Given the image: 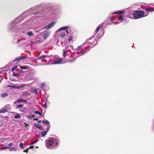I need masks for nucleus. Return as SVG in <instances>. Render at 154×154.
<instances>
[{
  "mask_svg": "<svg viewBox=\"0 0 154 154\" xmlns=\"http://www.w3.org/2000/svg\"><path fill=\"white\" fill-rule=\"evenodd\" d=\"M38 141V140H35V141L32 142L30 144V145H33L34 143H36Z\"/></svg>",
  "mask_w": 154,
  "mask_h": 154,
  "instance_id": "nucleus-27",
  "label": "nucleus"
},
{
  "mask_svg": "<svg viewBox=\"0 0 154 154\" xmlns=\"http://www.w3.org/2000/svg\"><path fill=\"white\" fill-rule=\"evenodd\" d=\"M8 94L7 93H3L1 94V96L2 97H5L8 95Z\"/></svg>",
  "mask_w": 154,
  "mask_h": 154,
  "instance_id": "nucleus-28",
  "label": "nucleus"
},
{
  "mask_svg": "<svg viewBox=\"0 0 154 154\" xmlns=\"http://www.w3.org/2000/svg\"><path fill=\"white\" fill-rule=\"evenodd\" d=\"M2 113V110L0 109V113Z\"/></svg>",
  "mask_w": 154,
  "mask_h": 154,
  "instance_id": "nucleus-53",
  "label": "nucleus"
},
{
  "mask_svg": "<svg viewBox=\"0 0 154 154\" xmlns=\"http://www.w3.org/2000/svg\"><path fill=\"white\" fill-rule=\"evenodd\" d=\"M43 4L42 3L36 5L35 7L31 8L27 11L24 12L21 14V15L20 16V20H22L23 18L30 14H38V12L34 13L33 12V11L36 10L37 9L41 7V6H43Z\"/></svg>",
  "mask_w": 154,
  "mask_h": 154,
  "instance_id": "nucleus-4",
  "label": "nucleus"
},
{
  "mask_svg": "<svg viewBox=\"0 0 154 154\" xmlns=\"http://www.w3.org/2000/svg\"><path fill=\"white\" fill-rule=\"evenodd\" d=\"M24 125L25 126V127H26L28 126V124H27L26 123H24Z\"/></svg>",
  "mask_w": 154,
  "mask_h": 154,
  "instance_id": "nucleus-48",
  "label": "nucleus"
},
{
  "mask_svg": "<svg viewBox=\"0 0 154 154\" xmlns=\"http://www.w3.org/2000/svg\"><path fill=\"white\" fill-rule=\"evenodd\" d=\"M65 48L63 49V56L65 58L67 56H68L70 53H72L74 52H72L71 51V49H72L74 50L73 46L72 45H68L66 43H64Z\"/></svg>",
  "mask_w": 154,
  "mask_h": 154,
  "instance_id": "nucleus-5",
  "label": "nucleus"
},
{
  "mask_svg": "<svg viewBox=\"0 0 154 154\" xmlns=\"http://www.w3.org/2000/svg\"><path fill=\"white\" fill-rule=\"evenodd\" d=\"M36 127L37 128L39 129L40 130L42 129V128L41 127L40 125L39 124H37L36 125Z\"/></svg>",
  "mask_w": 154,
  "mask_h": 154,
  "instance_id": "nucleus-25",
  "label": "nucleus"
},
{
  "mask_svg": "<svg viewBox=\"0 0 154 154\" xmlns=\"http://www.w3.org/2000/svg\"><path fill=\"white\" fill-rule=\"evenodd\" d=\"M44 107L45 109L47 107L46 103L45 102V104L44 105Z\"/></svg>",
  "mask_w": 154,
  "mask_h": 154,
  "instance_id": "nucleus-43",
  "label": "nucleus"
},
{
  "mask_svg": "<svg viewBox=\"0 0 154 154\" xmlns=\"http://www.w3.org/2000/svg\"><path fill=\"white\" fill-rule=\"evenodd\" d=\"M11 151H16V149L14 147H13L11 149Z\"/></svg>",
  "mask_w": 154,
  "mask_h": 154,
  "instance_id": "nucleus-41",
  "label": "nucleus"
},
{
  "mask_svg": "<svg viewBox=\"0 0 154 154\" xmlns=\"http://www.w3.org/2000/svg\"><path fill=\"white\" fill-rule=\"evenodd\" d=\"M45 86V84L44 83H42L39 85V86L42 88H43Z\"/></svg>",
  "mask_w": 154,
  "mask_h": 154,
  "instance_id": "nucleus-32",
  "label": "nucleus"
},
{
  "mask_svg": "<svg viewBox=\"0 0 154 154\" xmlns=\"http://www.w3.org/2000/svg\"><path fill=\"white\" fill-rule=\"evenodd\" d=\"M76 59V58H73L71 60H66V62L67 63H71L74 61Z\"/></svg>",
  "mask_w": 154,
  "mask_h": 154,
  "instance_id": "nucleus-21",
  "label": "nucleus"
},
{
  "mask_svg": "<svg viewBox=\"0 0 154 154\" xmlns=\"http://www.w3.org/2000/svg\"><path fill=\"white\" fill-rule=\"evenodd\" d=\"M17 66H14L12 68V71H14L17 68Z\"/></svg>",
  "mask_w": 154,
  "mask_h": 154,
  "instance_id": "nucleus-31",
  "label": "nucleus"
},
{
  "mask_svg": "<svg viewBox=\"0 0 154 154\" xmlns=\"http://www.w3.org/2000/svg\"><path fill=\"white\" fill-rule=\"evenodd\" d=\"M23 106V105H21V104H20V108L22 107Z\"/></svg>",
  "mask_w": 154,
  "mask_h": 154,
  "instance_id": "nucleus-51",
  "label": "nucleus"
},
{
  "mask_svg": "<svg viewBox=\"0 0 154 154\" xmlns=\"http://www.w3.org/2000/svg\"><path fill=\"white\" fill-rule=\"evenodd\" d=\"M43 123L44 124L49 125L50 123L48 120H44L43 121Z\"/></svg>",
  "mask_w": 154,
  "mask_h": 154,
  "instance_id": "nucleus-23",
  "label": "nucleus"
},
{
  "mask_svg": "<svg viewBox=\"0 0 154 154\" xmlns=\"http://www.w3.org/2000/svg\"><path fill=\"white\" fill-rule=\"evenodd\" d=\"M154 11V9L151 8H146L145 12L147 13V12H149V11L152 12Z\"/></svg>",
  "mask_w": 154,
  "mask_h": 154,
  "instance_id": "nucleus-15",
  "label": "nucleus"
},
{
  "mask_svg": "<svg viewBox=\"0 0 154 154\" xmlns=\"http://www.w3.org/2000/svg\"><path fill=\"white\" fill-rule=\"evenodd\" d=\"M20 73H21V71L20 70Z\"/></svg>",
  "mask_w": 154,
  "mask_h": 154,
  "instance_id": "nucleus-54",
  "label": "nucleus"
},
{
  "mask_svg": "<svg viewBox=\"0 0 154 154\" xmlns=\"http://www.w3.org/2000/svg\"><path fill=\"white\" fill-rule=\"evenodd\" d=\"M49 58V57L48 56H46L45 55H43L41 56H40L38 58V60H40L42 59H43L45 58Z\"/></svg>",
  "mask_w": 154,
  "mask_h": 154,
  "instance_id": "nucleus-17",
  "label": "nucleus"
},
{
  "mask_svg": "<svg viewBox=\"0 0 154 154\" xmlns=\"http://www.w3.org/2000/svg\"><path fill=\"white\" fill-rule=\"evenodd\" d=\"M3 79V78L1 76H0V82H1Z\"/></svg>",
  "mask_w": 154,
  "mask_h": 154,
  "instance_id": "nucleus-45",
  "label": "nucleus"
},
{
  "mask_svg": "<svg viewBox=\"0 0 154 154\" xmlns=\"http://www.w3.org/2000/svg\"><path fill=\"white\" fill-rule=\"evenodd\" d=\"M44 41L43 40V38H42V35H39L38 36V37L36 39V42L37 43H39L42 42Z\"/></svg>",
  "mask_w": 154,
  "mask_h": 154,
  "instance_id": "nucleus-12",
  "label": "nucleus"
},
{
  "mask_svg": "<svg viewBox=\"0 0 154 154\" xmlns=\"http://www.w3.org/2000/svg\"><path fill=\"white\" fill-rule=\"evenodd\" d=\"M134 11H128V14L127 16L130 18L134 19Z\"/></svg>",
  "mask_w": 154,
  "mask_h": 154,
  "instance_id": "nucleus-9",
  "label": "nucleus"
},
{
  "mask_svg": "<svg viewBox=\"0 0 154 154\" xmlns=\"http://www.w3.org/2000/svg\"><path fill=\"white\" fill-rule=\"evenodd\" d=\"M20 68L21 69L23 70L24 71H23V72H24L26 71V70L28 68V67L26 66H20Z\"/></svg>",
  "mask_w": 154,
  "mask_h": 154,
  "instance_id": "nucleus-16",
  "label": "nucleus"
},
{
  "mask_svg": "<svg viewBox=\"0 0 154 154\" xmlns=\"http://www.w3.org/2000/svg\"><path fill=\"white\" fill-rule=\"evenodd\" d=\"M13 145V144L12 143H11L9 144L7 146H4L2 147L1 148V149L3 150V149H6L8 148H10Z\"/></svg>",
  "mask_w": 154,
  "mask_h": 154,
  "instance_id": "nucleus-13",
  "label": "nucleus"
},
{
  "mask_svg": "<svg viewBox=\"0 0 154 154\" xmlns=\"http://www.w3.org/2000/svg\"><path fill=\"white\" fill-rule=\"evenodd\" d=\"M71 29L69 26L61 27L56 30L54 33L55 35L60 36L62 40H65L66 43L70 44L73 42V37L71 35H68Z\"/></svg>",
  "mask_w": 154,
  "mask_h": 154,
  "instance_id": "nucleus-1",
  "label": "nucleus"
},
{
  "mask_svg": "<svg viewBox=\"0 0 154 154\" xmlns=\"http://www.w3.org/2000/svg\"><path fill=\"white\" fill-rule=\"evenodd\" d=\"M36 147L37 148H38V146H36Z\"/></svg>",
  "mask_w": 154,
  "mask_h": 154,
  "instance_id": "nucleus-55",
  "label": "nucleus"
},
{
  "mask_svg": "<svg viewBox=\"0 0 154 154\" xmlns=\"http://www.w3.org/2000/svg\"><path fill=\"white\" fill-rule=\"evenodd\" d=\"M16 107H17V108H17V109H18V108H19V105H17V106H16Z\"/></svg>",
  "mask_w": 154,
  "mask_h": 154,
  "instance_id": "nucleus-50",
  "label": "nucleus"
},
{
  "mask_svg": "<svg viewBox=\"0 0 154 154\" xmlns=\"http://www.w3.org/2000/svg\"><path fill=\"white\" fill-rule=\"evenodd\" d=\"M149 14V12H144L142 11H134V19H137L146 16Z\"/></svg>",
  "mask_w": 154,
  "mask_h": 154,
  "instance_id": "nucleus-6",
  "label": "nucleus"
},
{
  "mask_svg": "<svg viewBox=\"0 0 154 154\" xmlns=\"http://www.w3.org/2000/svg\"><path fill=\"white\" fill-rule=\"evenodd\" d=\"M59 142L57 137H50L45 141V146L48 149H55L58 147Z\"/></svg>",
  "mask_w": 154,
  "mask_h": 154,
  "instance_id": "nucleus-3",
  "label": "nucleus"
},
{
  "mask_svg": "<svg viewBox=\"0 0 154 154\" xmlns=\"http://www.w3.org/2000/svg\"><path fill=\"white\" fill-rule=\"evenodd\" d=\"M50 33L51 32L49 31L45 30L40 34L42 35V36L44 41L46 40L47 38L49 36Z\"/></svg>",
  "mask_w": 154,
  "mask_h": 154,
  "instance_id": "nucleus-8",
  "label": "nucleus"
},
{
  "mask_svg": "<svg viewBox=\"0 0 154 154\" xmlns=\"http://www.w3.org/2000/svg\"><path fill=\"white\" fill-rule=\"evenodd\" d=\"M23 146V143L21 142L20 143V147L21 149H23L25 147V145H24Z\"/></svg>",
  "mask_w": 154,
  "mask_h": 154,
  "instance_id": "nucleus-26",
  "label": "nucleus"
},
{
  "mask_svg": "<svg viewBox=\"0 0 154 154\" xmlns=\"http://www.w3.org/2000/svg\"><path fill=\"white\" fill-rule=\"evenodd\" d=\"M14 118L15 119L19 118V114H18L14 116Z\"/></svg>",
  "mask_w": 154,
  "mask_h": 154,
  "instance_id": "nucleus-35",
  "label": "nucleus"
},
{
  "mask_svg": "<svg viewBox=\"0 0 154 154\" xmlns=\"http://www.w3.org/2000/svg\"><path fill=\"white\" fill-rule=\"evenodd\" d=\"M8 108H6L5 106L2 109V113H4L7 111Z\"/></svg>",
  "mask_w": 154,
  "mask_h": 154,
  "instance_id": "nucleus-20",
  "label": "nucleus"
},
{
  "mask_svg": "<svg viewBox=\"0 0 154 154\" xmlns=\"http://www.w3.org/2000/svg\"><path fill=\"white\" fill-rule=\"evenodd\" d=\"M5 107L6 108H8V109H9L10 108V105L8 104V105H7L6 106H5Z\"/></svg>",
  "mask_w": 154,
  "mask_h": 154,
  "instance_id": "nucleus-36",
  "label": "nucleus"
},
{
  "mask_svg": "<svg viewBox=\"0 0 154 154\" xmlns=\"http://www.w3.org/2000/svg\"><path fill=\"white\" fill-rule=\"evenodd\" d=\"M19 74L18 73H14L13 74V75L14 76H16L18 75Z\"/></svg>",
  "mask_w": 154,
  "mask_h": 154,
  "instance_id": "nucleus-44",
  "label": "nucleus"
},
{
  "mask_svg": "<svg viewBox=\"0 0 154 154\" xmlns=\"http://www.w3.org/2000/svg\"><path fill=\"white\" fill-rule=\"evenodd\" d=\"M56 22L54 21L51 22L50 23L44 27V29H49L52 27L56 23Z\"/></svg>",
  "mask_w": 154,
  "mask_h": 154,
  "instance_id": "nucleus-10",
  "label": "nucleus"
},
{
  "mask_svg": "<svg viewBox=\"0 0 154 154\" xmlns=\"http://www.w3.org/2000/svg\"><path fill=\"white\" fill-rule=\"evenodd\" d=\"M44 28L43 27L39 29L38 30H36L35 31V32H39L40 31L44 29Z\"/></svg>",
  "mask_w": 154,
  "mask_h": 154,
  "instance_id": "nucleus-29",
  "label": "nucleus"
},
{
  "mask_svg": "<svg viewBox=\"0 0 154 154\" xmlns=\"http://www.w3.org/2000/svg\"><path fill=\"white\" fill-rule=\"evenodd\" d=\"M35 117V115H29L27 116V117L30 119L34 118Z\"/></svg>",
  "mask_w": 154,
  "mask_h": 154,
  "instance_id": "nucleus-22",
  "label": "nucleus"
},
{
  "mask_svg": "<svg viewBox=\"0 0 154 154\" xmlns=\"http://www.w3.org/2000/svg\"><path fill=\"white\" fill-rule=\"evenodd\" d=\"M20 103H22L23 102H26L27 101V100H23L22 99H20Z\"/></svg>",
  "mask_w": 154,
  "mask_h": 154,
  "instance_id": "nucleus-33",
  "label": "nucleus"
},
{
  "mask_svg": "<svg viewBox=\"0 0 154 154\" xmlns=\"http://www.w3.org/2000/svg\"><path fill=\"white\" fill-rule=\"evenodd\" d=\"M20 85V88H22V87H23L24 86H23V85Z\"/></svg>",
  "mask_w": 154,
  "mask_h": 154,
  "instance_id": "nucleus-49",
  "label": "nucleus"
},
{
  "mask_svg": "<svg viewBox=\"0 0 154 154\" xmlns=\"http://www.w3.org/2000/svg\"><path fill=\"white\" fill-rule=\"evenodd\" d=\"M110 19L111 21L113 22L115 20V19L113 18L112 17H111Z\"/></svg>",
  "mask_w": 154,
  "mask_h": 154,
  "instance_id": "nucleus-38",
  "label": "nucleus"
},
{
  "mask_svg": "<svg viewBox=\"0 0 154 154\" xmlns=\"http://www.w3.org/2000/svg\"><path fill=\"white\" fill-rule=\"evenodd\" d=\"M47 132L46 131L42 132L41 133V135L42 137H45L47 134Z\"/></svg>",
  "mask_w": 154,
  "mask_h": 154,
  "instance_id": "nucleus-18",
  "label": "nucleus"
},
{
  "mask_svg": "<svg viewBox=\"0 0 154 154\" xmlns=\"http://www.w3.org/2000/svg\"><path fill=\"white\" fill-rule=\"evenodd\" d=\"M26 34L27 35L29 36H31L33 35V33L31 31H29V32L27 33Z\"/></svg>",
  "mask_w": 154,
  "mask_h": 154,
  "instance_id": "nucleus-24",
  "label": "nucleus"
},
{
  "mask_svg": "<svg viewBox=\"0 0 154 154\" xmlns=\"http://www.w3.org/2000/svg\"><path fill=\"white\" fill-rule=\"evenodd\" d=\"M26 57L25 56H20V60L25 59Z\"/></svg>",
  "mask_w": 154,
  "mask_h": 154,
  "instance_id": "nucleus-34",
  "label": "nucleus"
},
{
  "mask_svg": "<svg viewBox=\"0 0 154 154\" xmlns=\"http://www.w3.org/2000/svg\"><path fill=\"white\" fill-rule=\"evenodd\" d=\"M28 151V149L27 148L26 150H24L23 151V152H27Z\"/></svg>",
  "mask_w": 154,
  "mask_h": 154,
  "instance_id": "nucleus-47",
  "label": "nucleus"
},
{
  "mask_svg": "<svg viewBox=\"0 0 154 154\" xmlns=\"http://www.w3.org/2000/svg\"><path fill=\"white\" fill-rule=\"evenodd\" d=\"M102 27V26L101 24L99 25L97 27L96 29V30L95 31L94 34V36H95L99 31L100 29Z\"/></svg>",
  "mask_w": 154,
  "mask_h": 154,
  "instance_id": "nucleus-14",
  "label": "nucleus"
},
{
  "mask_svg": "<svg viewBox=\"0 0 154 154\" xmlns=\"http://www.w3.org/2000/svg\"><path fill=\"white\" fill-rule=\"evenodd\" d=\"M34 113L37 114L40 116L42 115V114L37 111H35Z\"/></svg>",
  "mask_w": 154,
  "mask_h": 154,
  "instance_id": "nucleus-30",
  "label": "nucleus"
},
{
  "mask_svg": "<svg viewBox=\"0 0 154 154\" xmlns=\"http://www.w3.org/2000/svg\"><path fill=\"white\" fill-rule=\"evenodd\" d=\"M33 146H31L29 148H33Z\"/></svg>",
  "mask_w": 154,
  "mask_h": 154,
  "instance_id": "nucleus-52",
  "label": "nucleus"
},
{
  "mask_svg": "<svg viewBox=\"0 0 154 154\" xmlns=\"http://www.w3.org/2000/svg\"><path fill=\"white\" fill-rule=\"evenodd\" d=\"M17 102H19V99H18L16 101H15L14 102V104H16V103Z\"/></svg>",
  "mask_w": 154,
  "mask_h": 154,
  "instance_id": "nucleus-40",
  "label": "nucleus"
},
{
  "mask_svg": "<svg viewBox=\"0 0 154 154\" xmlns=\"http://www.w3.org/2000/svg\"><path fill=\"white\" fill-rule=\"evenodd\" d=\"M33 92L35 94H37V90L36 89H35L34 90Z\"/></svg>",
  "mask_w": 154,
  "mask_h": 154,
  "instance_id": "nucleus-42",
  "label": "nucleus"
},
{
  "mask_svg": "<svg viewBox=\"0 0 154 154\" xmlns=\"http://www.w3.org/2000/svg\"><path fill=\"white\" fill-rule=\"evenodd\" d=\"M63 61V59L62 58H59L56 60H54L53 62L51 63L50 64H60Z\"/></svg>",
  "mask_w": 154,
  "mask_h": 154,
  "instance_id": "nucleus-11",
  "label": "nucleus"
},
{
  "mask_svg": "<svg viewBox=\"0 0 154 154\" xmlns=\"http://www.w3.org/2000/svg\"><path fill=\"white\" fill-rule=\"evenodd\" d=\"M124 12V11H115L113 13L112 15L115 14H120L119 17L118 19L120 21V22H114V23L115 24H119L123 21V15H122V14H123Z\"/></svg>",
  "mask_w": 154,
  "mask_h": 154,
  "instance_id": "nucleus-7",
  "label": "nucleus"
},
{
  "mask_svg": "<svg viewBox=\"0 0 154 154\" xmlns=\"http://www.w3.org/2000/svg\"><path fill=\"white\" fill-rule=\"evenodd\" d=\"M104 33V31H101L100 32V33L99 35H98L97 36L98 38H100L101 36H102Z\"/></svg>",
  "mask_w": 154,
  "mask_h": 154,
  "instance_id": "nucleus-19",
  "label": "nucleus"
},
{
  "mask_svg": "<svg viewBox=\"0 0 154 154\" xmlns=\"http://www.w3.org/2000/svg\"><path fill=\"white\" fill-rule=\"evenodd\" d=\"M19 60V57H18L17 58H16L13 61V62H14L17 60Z\"/></svg>",
  "mask_w": 154,
  "mask_h": 154,
  "instance_id": "nucleus-39",
  "label": "nucleus"
},
{
  "mask_svg": "<svg viewBox=\"0 0 154 154\" xmlns=\"http://www.w3.org/2000/svg\"><path fill=\"white\" fill-rule=\"evenodd\" d=\"M11 87L12 88H19V86H18L16 87V86H12Z\"/></svg>",
  "mask_w": 154,
  "mask_h": 154,
  "instance_id": "nucleus-46",
  "label": "nucleus"
},
{
  "mask_svg": "<svg viewBox=\"0 0 154 154\" xmlns=\"http://www.w3.org/2000/svg\"><path fill=\"white\" fill-rule=\"evenodd\" d=\"M45 61L46 62V60H45Z\"/></svg>",
  "mask_w": 154,
  "mask_h": 154,
  "instance_id": "nucleus-56",
  "label": "nucleus"
},
{
  "mask_svg": "<svg viewBox=\"0 0 154 154\" xmlns=\"http://www.w3.org/2000/svg\"><path fill=\"white\" fill-rule=\"evenodd\" d=\"M50 125H49L48 126V127H47L46 128V131L47 132H48V131H49V128H50Z\"/></svg>",
  "mask_w": 154,
  "mask_h": 154,
  "instance_id": "nucleus-37",
  "label": "nucleus"
},
{
  "mask_svg": "<svg viewBox=\"0 0 154 154\" xmlns=\"http://www.w3.org/2000/svg\"><path fill=\"white\" fill-rule=\"evenodd\" d=\"M94 36H92L91 38H88L87 39L86 42L84 43L80 46H79L75 49V50L76 51H78L80 50H81V51L80 52H77V53L78 54V55L77 57H79L84 54L88 51L89 50L88 48V47H92L96 45V44L94 45L91 42H89L91 39L94 38Z\"/></svg>",
  "mask_w": 154,
  "mask_h": 154,
  "instance_id": "nucleus-2",
  "label": "nucleus"
}]
</instances>
